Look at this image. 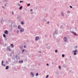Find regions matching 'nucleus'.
<instances>
[{
  "label": "nucleus",
  "mask_w": 78,
  "mask_h": 78,
  "mask_svg": "<svg viewBox=\"0 0 78 78\" xmlns=\"http://www.w3.org/2000/svg\"><path fill=\"white\" fill-rule=\"evenodd\" d=\"M70 58H71V56H70Z\"/></svg>",
  "instance_id": "57"
},
{
  "label": "nucleus",
  "mask_w": 78,
  "mask_h": 78,
  "mask_svg": "<svg viewBox=\"0 0 78 78\" xmlns=\"http://www.w3.org/2000/svg\"><path fill=\"white\" fill-rule=\"evenodd\" d=\"M4 33L5 34H8V31L6 30H5L4 31Z\"/></svg>",
  "instance_id": "9"
},
{
  "label": "nucleus",
  "mask_w": 78,
  "mask_h": 78,
  "mask_svg": "<svg viewBox=\"0 0 78 78\" xmlns=\"http://www.w3.org/2000/svg\"><path fill=\"white\" fill-rule=\"evenodd\" d=\"M73 52H74V55H76L77 53H76V52H78V51L77 50H75L74 51H73Z\"/></svg>",
  "instance_id": "4"
},
{
  "label": "nucleus",
  "mask_w": 78,
  "mask_h": 78,
  "mask_svg": "<svg viewBox=\"0 0 78 78\" xmlns=\"http://www.w3.org/2000/svg\"><path fill=\"white\" fill-rule=\"evenodd\" d=\"M69 7L70 8H73V7H72L71 5H70Z\"/></svg>",
  "instance_id": "37"
},
{
  "label": "nucleus",
  "mask_w": 78,
  "mask_h": 78,
  "mask_svg": "<svg viewBox=\"0 0 78 78\" xmlns=\"http://www.w3.org/2000/svg\"><path fill=\"white\" fill-rule=\"evenodd\" d=\"M6 0H5V1H6Z\"/></svg>",
  "instance_id": "55"
},
{
  "label": "nucleus",
  "mask_w": 78,
  "mask_h": 78,
  "mask_svg": "<svg viewBox=\"0 0 78 78\" xmlns=\"http://www.w3.org/2000/svg\"><path fill=\"white\" fill-rule=\"evenodd\" d=\"M55 64V63L54 62H51V64H52V65H53V64Z\"/></svg>",
  "instance_id": "30"
},
{
  "label": "nucleus",
  "mask_w": 78,
  "mask_h": 78,
  "mask_svg": "<svg viewBox=\"0 0 78 78\" xmlns=\"http://www.w3.org/2000/svg\"><path fill=\"white\" fill-rule=\"evenodd\" d=\"M39 39V37H36L35 38V40L36 41H38V40Z\"/></svg>",
  "instance_id": "8"
},
{
  "label": "nucleus",
  "mask_w": 78,
  "mask_h": 78,
  "mask_svg": "<svg viewBox=\"0 0 78 78\" xmlns=\"http://www.w3.org/2000/svg\"><path fill=\"white\" fill-rule=\"evenodd\" d=\"M39 75V74L38 73H36V76H38Z\"/></svg>",
  "instance_id": "25"
},
{
  "label": "nucleus",
  "mask_w": 78,
  "mask_h": 78,
  "mask_svg": "<svg viewBox=\"0 0 78 78\" xmlns=\"http://www.w3.org/2000/svg\"><path fill=\"white\" fill-rule=\"evenodd\" d=\"M77 47V46H76V48Z\"/></svg>",
  "instance_id": "54"
},
{
  "label": "nucleus",
  "mask_w": 78,
  "mask_h": 78,
  "mask_svg": "<svg viewBox=\"0 0 78 78\" xmlns=\"http://www.w3.org/2000/svg\"><path fill=\"white\" fill-rule=\"evenodd\" d=\"M30 3L28 4L27 5V6H30Z\"/></svg>",
  "instance_id": "27"
},
{
  "label": "nucleus",
  "mask_w": 78,
  "mask_h": 78,
  "mask_svg": "<svg viewBox=\"0 0 78 78\" xmlns=\"http://www.w3.org/2000/svg\"><path fill=\"white\" fill-rule=\"evenodd\" d=\"M9 68V66H7L5 68V69H6V70H8Z\"/></svg>",
  "instance_id": "15"
},
{
  "label": "nucleus",
  "mask_w": 78,
  "mask_h": 78,
  "mask_svg": "<svg viewBox=\"0 0 78 78\" xmlns=\"http://www.w3.org/2000/svg\"><path fill=\"white\" fill-rule=\"evenodd\" d=\"M22 2H23V1H22Z\"/></svg>",
  "instance_id": "52"
},
{
  "label": "nucleus",
  "mask_w": 78,
  "mask_h": 78,
  "mask_svg": "<svg viewBox=\"0 0 78 78\" xmlns=\"http://www.w3.org/2000/svg\"><path fill=\"white\" fill-rule=\"evenodd\" d=\"M3 19H2V20H1V23H3Z\"/></svg>",
  "instance_id": "18"
},
{
  "label": "nucleus",
  "mask_w": 78,
  "mask_h": 78,
  "mask_svg": "<svg viewBox=\"0 0 78 78\" xmlns=\"http://www.w3.org/2000/svg\"><path fill=\"white\" fill-rule=\"evenodd\" d=\"M63 40L64 42H67V37H65L64 38H63Z\"/></svg>",
  "instance_id": "3"
},
{
  "label": "nucleus",
  "mask_w": 78,
  "mask_h": 78,
  "mask_svg": "<svg viewBox=\"0 0 78 78\" xmlns=\"http://www.w3.org/2000/svg\"><path fill=\"white\" fill-rule=\"evenodd\" d=\"M70 13V11H68V14H69V13Z\"/></svg>",
  "instance_id": "34"
},
{
  "label": "nucleus",
  "mask_w": 78,
  "mask_h": 78,
  "mask_svg": "<svg viewBox=\"0 0 78 78\" xmlns=\"http://www.w3.org/2000/svg\"><path fill=\"white\" fill-rule=\"evenodd\" d=\"M22 1H20V3H22Z\"/></svg>",
  "instance_id": "44"
},
{
  "label": "nucleus",
  "mask_w": 78,
  "mask_h": 78,
  "mask_svg": "<svg viewBox=\"0 0 78 78\" xmlns=\"http://www.w3.org/2000/svg\"><path fill=\"white\" fill-rule=\"evenodd\" d=\"M31 14H33V12H31Z\"/></svg>",
  "instance_id": "53"
},
{
  "label": "nucleus",
  "mask_w": 78,
  "mask_h": 78,
  "mask_svg": "<svg viewBox=\"0 0 78 78\" xmlns=\"http://www.w3.org/2000/svg\"><path fill=\"white\" fill-rule=\"evenodd\" d=\"M62 57H63V58H64V57H65V55H64V54H62Z\"/></svg>",
  "instance_id": "26"
},
{
  "label": "nucleus",
  "mask_w": 78,
  "mask_h": 78,
  "mask_svg": "<svg viewBox=\"0 0 78 78\" xmlns=\"http://www.w3.org/2000/svg\"><path fill=\"white\" fill-rule=\"evenodd\" d=\"M10 47L12 48H14V45L13 44H11L10 45Z\"/></svg>",
  "instance_id": "13"
},
{
  "label": "nucleus",
  "mask_w": 78,
  "mask_h": 78,
  "mask_svg": "<svg viewBox=\"0 0 78 78\" xmlns=\"http://www.w3.org/2000/svg\"><path fill=\"white\" fill-rule=\"evenodd\" d=\"M24 51H25V50H24V49H23V50H22V52H23H23H24Z\"/></svg>",
  "instance_id": "38"
},
{
  "label": "nucleus",
  "mask_w": 78,
  "mask_h": 78,
  "mask_svg": "<svg viewBox=\"0 0 78 78\" xmlns=\"http://www.w3.org/2000/svg\"><path fill=\"white\" fill-rule=\"evenodd\" d=\"M61 14H62V16H63L64 17V12H62Z\"/></svg>",
  "instance_id": "22"
},
{
  "label": "nucleus",
  "mask_w": 78,
  "mask_h": 78,
  "mask_svg": "<svg viewBox=\"0 0 78 78\" xmlns=\"http://www.w3.org/2000/svg\"><path fill=\"white\" fill-rule=\"evenodd\" d=\"M46 65L47 66H49V64L48 63H47L46 64Z\"/></svg>",
  "instance_id": "39"
},
{
  "label": "nucleus",
  "mask_w": 78,
  "mask_h": 78,
  "mask_svg": "<svg viewBox=\"0 0 78 78\" xmlns=\"http://www.w3.org/2000/svg\"><path fill=\"white\" fill-rule=\"evenodd\" d=\"M70 33H73V34L75 36H78V35L76 34V33L75 32L71 31L70 32Z\"/></svg>",
  "instance_id": "5"
},
{
  "label": "nucleus",
  "mask_w": 78,
  "mask_h": 78,
  "mask_svg": "<svg viewBox=\"0 0 78 78\" xmlns=\"http://www.w3.org/2000/svg\"><path fill=\"white\" fill-rule=\"evenodd\" d=\"M48 49H50V47H48Z\"/></svg>",
  "instance_id": "47"
},
{
  "label": "nucleus",
  "mask_w": 78,
  "mask_h": 78,
  "mask_svg": "<svg viewBox=\"0 0 78 78\" xmlns=\"http://www.w3.org/2000/svg\"><path fill=\"white\" fill-rule=\"evenodd\" d=\"M55 53H57L58 52V50L57 49L55 50Z\"/></svg>",
  "instance_id": "31"
},
{
  "label": "nucleus",
  "mask_w": 78,
  "mask_h": 78,
  "mask_svg": "<svg viewBox=\"0 0 78 78\" xmlns=\"http://www.w3.org/2000/svg\"><path fill=\"white\" fill-rule=\"evenodd\" d=\"M22 9V6H21L19 8V9L20 10Z\"/></svg>",
  "instance_id": "21"
},
{
  "label": "nucleus",
  "mask_w": 78,
  "mask_h": 78,
  "mask_svg": "<svg viewBox=\"0 0 78 78\" xmlns=\"http://www.w3.org/2000/svg\"><path fill=\"white\" fill-rule=\"evenodd\" d=\"M5 6H6V5L5 4Z\"/></svg>",
  "instance_id": "48"
},
{
  "label": "nucleus",
  "mask_w": 78,
  "mask_h": 78,
  "mask_svg": "<svg viewBox=\"0 0 78 78\" xmlns=\"http://www.w3.org/2000/svg\"><path fill=\"white\" fill-rule=\"evenodd\" d=\"M2 66H3V67H6V65H5V64H2Z\"/></svg>",
  "instance_id": "20"
},
{
  "label": "nucleus",
  "mask_w": 78,
  "mask_h": 78,
  "mask_svg": "<svg viewBox=\"0 0 78 78\" xmlns=\"http://www.w3.org/2000/svg\"><path fill=\"white\" fill-rule=\"evenodd\" d=\"M3 45H4V47H6V46H7V44L6 43L4 44V43H3Z\"/></svg>",
  "instance_id": "12"
},
{
  "label": "nucleus",
  "mask_w": 78,
  "mask_h": 78,
  "mask_svg": "<svg viewBox=\"0 0 78 78\" xmlns=\"http://www.w3.org/2000/svg\"><path fill=\"white\" fill-rule=\"evenodd\" d=\"M30 11H33V9H30Z\"/></svg>",
  "instance_id": "43"
},
{
  "label": "nucleus",
  "mask_w": 78,
  "mask_h": 78,
  "mask_svg": "<svg viewBox=\"0 0 78 78\" xmlns=\"http://www.w3.org/2000/svg\"><path fill=\"white\" fill-rule=\"evenodd\" d=\"M12 15H14V12H13V11H12Z\"/></svg>",
  "instance_id": "40"
},
{
  "label": "nucleus",
  "mask_w": 78,
  "mask_h": 78,
  "mask_svg": "<svg viewBox=\"0 0 78 78\" xmlns=\"http://www.w3.org/2000/svg\"><path fill=\"white\" fill-rule=\"evenodd\" d=\"M18 5H19V6H20V4H18Z\"/></svg>",
  "instance_id": "49"
},
{
  "label": "nucleus",
  "mask_w": 78,
  "mask_h": 78,
  "mask_svg": "<svg viewBox=\"0 0 78 78\" xmlns=\"http://www.w3.org/2000/svg\"><path fill=\"white\" fill-rule=\"evenodd\" d=\"M58 30H56L55 32H54L53 33V35H57L58 34Z\"/></svg>",
  "instance_id": "1"
},
{
  "label": "nucleus",
  "mask_w": 78,
  "mask_h": 78,
  "mask_svg": "<svg viewBox=\"0 0 78 78\" xmlns=\"http://www.w3.org/2000/svg\"><path fill=\"white\" fill-rule=\"evenodd\" d=\"M5 63L6 64H9V61H6Z\"/></svg>",
  "instance_id": "14"
},
{
  "label": "nucleus",
  "mask_w": 78,
  "mask_h": 78,
  "mask_svg": "<svg viewBox=\"0 0 78 78\" xmlns=\"http://www.w3.org/2000/svg\"><path fill=\"white\" fill-rule=\"evenodd\" d=\"M47 23H48V24H49V21L47 22Z\"/></svg>",
  "instance_id": "42"
},
{
  "label": "nucleus",
  "mask_w": 78,
  "mask_h": 78,
  "mask_svg": "<svg viewBox=\"0 0 78 78\" xmlns=\"http://www.w3.org/2000/svg\"><path fill=\"white\" fill-rule=\"evenodd\" d=\"M4 62H3V61H2V65H3V64Z\"/></svg>",
  "instance_id": "32"
},
{
  "label": "nucleus",
  "mask_w": 78,
  "mask_h": 78,
  "mask_svg": "<svg viewBox=\"0 0 78 78\" xmlns=\"http://www.w3.org/2000/svg\"><path fill=\"white\" fill-rule=\"evenodd\" d=\"M19 62L20 63H21V64H22V63H23V60H20L19 61Z\"/></svg>",
  "instance_id": "16"
},
{
  "label": "nucleus",
  "mask_w": 78,
  "mask_h": 78,
  "mask_svg": "<svg viewBox=\"0 0 78 78\" xmlns=\"http://www.w3.org/2000/svg\"><path fill=\"white\" fill-rule=\"evenodd\" d=\"M49 76L48 75H47V76L46 77V78H47Z\"/></svg>",
  "instance_id": "36"
},
{
  "label": "nucleus",
  "mask_w": 78,
  "mask_h": 78,
  "mask_svg": "<svg viewBox=\"0 0 78 78\" xmlns=\"http://www.w3.org/2000/svg\"><path fill=\"white\" fill-rule=\"evenodd\" d=\"M21 18V16L19 15H18L17 16V19H20Z\"/></svg>",
  "instance_id": "7"
},
{
  "label": "nucleus",
  "mask_w": 78,
  "mask_h": 78,
  "mask_svg": "<svg viewBox=\"0 0 78 78\" xmlns=\"http://www.w3.org/2000/svg\"><path fill=\"white\" fill-rule=\"evenodd\" d=\"M24 30H25V29H24V28H21L20 29V33H22V32H23V31H24Z\"/></svg>",
  "instance_id": "6"
},
{
  "label": "nucleus",
  "mask_w": 78,
  "mask_h": 78,
  "mask_svg": "<svg viewBox=\"0 0 78 78\" xmlns=\"http://www.w3.org/2000/svg\"><path fill=\"white\" fill-rule=\"evenodd\" d=\"M23 14H25V13H23Z\"/></svg>",
  "instance_id": "56"
},
{
  "label": "nucleus",
  "mask_w": 78,
  "mask_h": 78,
  "mask_svg": "<svg viewBox=\"0 0 78 78\" xmlns=\"http://www.w3.org/2000/svg\"><path fill=\"white\" fill-rule=\"evenodd\" d=\"M24 48H26V46H24Z\"/></svg>",
  "instance_id": "45"
},
{
  "label": "nucleus",
  "mask_w": 78,
  "mask_h": 78,
  "mask_svg": "<svg viewBox=\"0 0 78 78\" xmlns=\"http://www.w3.org/2000/svg\"><path fill=\"white\" fill-rule=\"evenodd\" d=\"M20 27H21V26L19 25L18 27V29H20Z\"/></svg>",
  "instance_id": "19"
},
{
  "label": "nucleus",
  "mask_w": 78,
  "mask_h": 78,
  "mask_svg": "<svg viewBox=\"0 0 78 78\" xmlns=\"http://www.w3.org/2000/svg\"><path fill=\"white\" fill-rule=\"evenodd\" d=\"M12 25H13L14 27H16V23H12Z\"/></svg>",
  "instance_id": "10"
},
{
  "label": "nucleus",
  "mask_w": 78,
  "mask_h": 78,
  "mask_svg": "<svg viewBox=\"0 0 78 78\" xmlns=\"http://www.w3.org/2000/svg\"><path fill=\"white\" fill-rule=\"evenodd\" d=\"M58 68H59V69H61V66H58Z\"/></svg>",
  "instance_id": "33"
},
{
  "label": "nucleus",
  "mask_w": 78,
  "mask_h": 78,
  "mask_svg": "<svg viewBox=\"0 0 78 78\" xmlns=\"http://www.w3.org/2000/svg\"><path fill=\"white\" fill-rule=\"evenodd\" d=\"M15 58L16 59H18V56H17V55H16Z\"/></svg>",
  "instance_id": "23"
},
{
  "label": "nucleus",
  "mask_w": 78,
  "mask_h": 78,
  "mask_svg": "<svg viewBox=\"0 0 78 78\" xmlns=\"http://www.w3.org/2000/svg\"><path fill=\"white\" fill-rule=\"evenodd\" d=\"M62 27H63V25H62V26H61V27L62 28Z\"/></svg>",
  "instance_id": "41"
},
{
  "label": "nucleus",
  "mask_w": 78,
  "mask_h": 78,
  "mask_svg": "<svg viewBox=\"0 0 78 78\" xmlns=\"http://www.w3.org/2000/svg\"><path fill=\"white\" fill-rule=\"evenodd\" d=\"M7 51H11V49H10V47L8 46L7 48Z\"/></svg>",
  "instance_id": "2"
},
{
  "label": "nucleus",
  "mask_w": 78,
  "mask_h": 78,
  "mask_svg": "<svg viewBox=\"0 0 78 78\" xmlns=\"http://www.w3.org/2000/svg\"><path fill=\"white\" fill-rule=\"evenodd\" d=\"M58 72H56L57 74H58Z\"/></svg>",
  "instance_id": "50"
},
{
  "label": "nucleus",
  "mask_w": 78,
  "mask_h": 78,
  "mask_svg": "<svg viewBox=\"0 0 78 78\" xmlns=\"http://www.w3.org/2000/svg\"><path fill=\"white\" fill-rule=\"evenodd\" d=\"M3 37H6V35L5 34H3Z\"/></svg>",
  "instance_id": "24"
},
{
  "label": "nucleus",
  "mask_w": 78,
  "mask_h": 78,
  "mask_svg": "<svg viewBox=\"0 0 78 78\" xmlns=\"http://www.w3.org/2000/svg\"><path fill=\"white\" fill-rule=\"evenodd\" d=\"M69 72H70V70L69 71Z\"/></svg>",
  "instance_id": "58"
},
{
  "label": "nucleus",
  "mask_w": 78,
  "mask_h": 78,
  "mask_svg": "<svg viewBox=\"0 0 78 78\" xmlns=\"http://www.w3.org/2000/svg\"><path fill=\"white\" fill-rule=\"evenodd\" d=\"M19 30H17L16 32L17 34H18V33H19Z\"/></svg>",
  "instance_id": "28"
},
{
  "label": "nucleus",
  "mask_w": 78,
  "mask_h": 78,
  "mask_svg": "<svg viewBox=\"0 0 78 78\" xmlns=\"http://www.w3.org/2000/svg\"><path fill=\"white\" fill-rule=\"evenodd\" d=\"M42 20L43 22H46V20L44 18Z\"/></svg>",
  "instance_id": "11"
},
{
  "label": "nucleus",
  "mask_w": 78,
  "mask_h": 78,
  "mask_svg": "<svg viewBox=\"0 0 78 78\" xmlns=\"http://www.w3.org/2000/svg\"><path fill=\"white\" fill-rule=\"evenodd\" d=\"M21 24H22V25H24V23H23V22H21Z\"/></svg>",
  "instance_id": "29"
},
{
  "label": "nucleus",
  "mask_w": 78,
  "mask_h": 78,
  "mask_svg": "<svg viewBox=\"0 0 78 78\" xmlns=\"http://www.w3.org/2000/svg\"><path fill=\"white\" fill-rule=\"evenodd\" d=\"M5 41H7V38L6 37H5Z\"/></svg>",
  "instance_id": "35"
},
{
  "label": "nucleus",
  "mask_w": 78,
  "mask_h": 78,
  "mask_svg": "<svg viewBox=\"0 0 78 78\" xmlns=\"http://www.w3.org/2000/svg\"><path fill=\"white\" fill-rule=\"evenodd\" d=\"M39 53H41V51H39Z\"/></svg>",
  "instance_id": "46"
},
{
  "label": "nucleus",
  "mask_w": 78,
  "mask_h": 78,
  "mask_svg": "<svg viewBox=\"0 0 78 78\" xmlns=\"http://www.w3.org/2000/svg\"><path fill=\"white\" fill-rule=\"evenodd\" d=\"M2 8H4V7H3V6H2Z\"/></svg>",
  "instance_id": "51"
},
{
  "label": "nucleus",
  "mask_w": 78,
  "mask_h": 78,
  "mask_svg": "<svg viewBox=\"0 0 78 78\" xmlns=\"http://www.w3.org/2000/svg\"><path fill=\"white\" fill-rule=\"evenodd\" d=\"M30 74L33 76V77H34V74H33V73L32 72H30Z\"/></svg>",
  "instance_id": "17"
}]
</instances>
